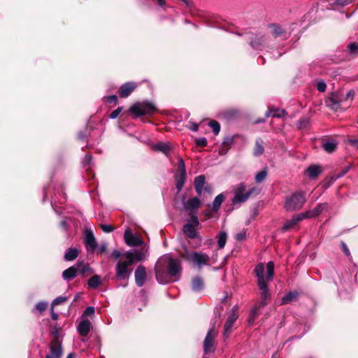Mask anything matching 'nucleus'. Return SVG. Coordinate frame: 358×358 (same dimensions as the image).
<instances>
[{
  "instance_id": "obj_1",
  "label": "nucleus",
  "mask_w": 358,
  "mask_h": 358,
  "mask_svg": "<svg viewBox=\"0 0 358 358\" xmlns=\"http://www.w3.org/2000/svg\"><path fill=\"white\" fill-rule=\"evenodd\" d=\"M180 262L170 257L159 259L155 265L156 279L160 284L176 281L181 274Z\"/></svg>"
},
{
  "instance_id": "obj_2",
  "label": "nucleus",
  "mask_w": 358,
  "mask_h": 358,
  "mask_svg": "<svg viewBox=\"0 0 358 358\" xmlns=\"http://www.w3.org/2000/svg\"><path fill=\"white\" fill-rule=\"evenodd\" d=\"M125 260H119L115 266L116 278L118 280L127 281L131 274L130 266L134 264V254L131 251L124 255Z\"/></svg>"
},
{
  "instance_id": "obj_3",
  "label": "nucleus",
  "mask_w": 358,
  "mask_h": 358,
  "mask_svg": "<svg viewBox=\"0 0 358 358\" xmlns=\"http://www.w3.org/2000/svg\"><path fill=\"white\" fill-rule=\"evenodd\" d=\"M306 201V192L296 191L285 197L284 208L287 212L299 210L303 208Z\"/></svg>"
},
{
  "instance_id": "obj_4",
  "label": "nucleus",
  "mask_w": 358,
  "mask_h": 358,
  "mask_svg": "<svg viewBox=\"0 0 358 358\" xmlns=\"http://www.w3.org/2000/svg\"><path fill=\"white\" fill-rule=\"evenodd\" d=\"M257 189L252 187L246 191V185L241 182L238 184L234 189V196L231 200L233 205L241 204L248 200L251 194H252Z\"/></svg>"
},
{
  "instance_id": "obj_5",
  "label": "nucleus",
  "mask_w": 358,
  "mask_h": 358,
  "mask_svg": "<svg viewBox=\"0 0 358 358\" xmlns=\"http://www.w3.org/2000/svg\"><path fill=\"white\" fill-rule=\"evenodd\" d=\"M183 258L197 266L199 268L204 265H208L210 261L208 255L199 252H187L183 255Z\"/></svg>"
},
{
  "instance_id": "obj_6",
  "label": "nucleus",
  "mask_w": 358,
  "mask_h": 358,
  "mask_svg": "<svg viewBox=\"0 0 358 358\" xmlns=\"http://www.w3.org/2000/svg\"><path fill=\"white\" fill-rule=\"evenodd\" d=\"M174 177L176 188L178 191H180L184 186L187 177L185 162L180 157H178V167Z\"/></svg>"
},
{
  "instance_id": "obj_7",
  "label": "nucleus",
  "mask_w": 358,
  "mask_h": 358,
  "mask_svg": "<svg viewBox=\"0 0 358 358\" xmlns=\"http://www.w3.org/2000/svg\"><path fill=\"white\" fill-rule=\"evenodd\" d=\"M155 106L148 102L135 103L130 108V111L138 116L152 115L155 112Z\"/></svg>"
},
{
  "instance_id": "obj_8",
  "label": "nucleus",
  "mask_w": 358,
  "mask_h": 358,
  "mask_svg": "<svg viewBox=\"0 0 358 358\" xmlns=\"http://www.w3.org/2000/svg\"><path fill=\"white\" fill-rule=\"evenodd\" d=\"M199 222L195 215H192L188 223L183 226V232L187 237L194 239L196 237V228L199 226Z\"/></svg>"
},
{
  "instance_id": "obj_9",
  "label": "nucleus",
  "mask_w": 358,
  "mask_h": 358,
  "mask_svg": "<svg viewBox=\"0 0 358 358\" xmlns=\"http://www.w3.org/2000/svg\"><path fill=\"white\" fill-rule=\"evenodd\" d=\"M238 319V315L236 313V311L234 308H233L231 312L229 313L227 321L224 323V332L223 336L224 338H228L231 332V329L234 324V322Z\"/></svg>"
},
{
  "instance_id": "obj_10",
  "label": "nucleus",
  "mask_w": 358,
  "mask_h": 358,
  "mask_svg": "<svg viewBox=\"0 0 358 358\" xmlns=\"http://www.w3.org/2000/svg\"><path fill=\"white\" fill-rule=\"evenodd\" d=\"M50 353L45 358H61L62 355V344L57 338H55L50 343Z\"/></svg>"
},
{
  "instance_id": "obj_11",
  "label": "nucleus",
  "mask_w": 358,
  "mask_h": 358,
  "mask_svg": "<svg viewBox=\"0 0 358 358\" xmlns=\"http://www.w3.org/2000/svg\"><path fill=\"white\" fill-rule=\"evenodd\" d=\"M85 244L88 252H93L97 248V243L91 229L85 231Z\"/></svg>"
},
{
  "instance_id": "obj_12",
  "label": "nucleus",
  "mask_w": 358,
  "mask_h": 358,
  "mask_svg": "<svg viewBox=\"0 0 358 358\" xmlns=\"http://www.w3.org/2000/svg\"><path fill=\"white\" fill-rule=\"evenodd\" d=\"M217 332L213 328L208 330L203 342V350L206 354L211 352L214 346V340Z\"/></svg>"
},
{
  "instance_id": "obj_13",
  "label": "nucleus",
  "mask_w": 358,
  "mask_h": 358,
  "mask_svg": "<svg viewBox=\"0 0 358 358\" xmlns=\"http://www.w3.org/2000/svg\"><path fill=\"white\" fill-rule=\"evenodd\" d=\"M260 290V301L257 303L259 306L264 307L267 305V300L270 297V293L266 282L257 284Z\"/></svg>"
},
{
  "instance_id": "obj_14",
  "label": "nucleus",
  "mask_w": 358,
  "mask_h": 358,
  "mask_svg": "<svg viewBox=\"0 0 358 358\" xmlns=\"http://www.w3.org/2000/svg\"><path fill=\"white\" fill-rule=\"evenodd\" d=\"M303 220H305L302 213L295 214L292 216L291 220H287L284 225L282 227L280 230L282 232H285L292 228H294L299 222L302 221Z\"/></svg>"
},
{
  "instance_id": "obj_15",
  "label": "nucleus",
  "mask_w": 358,
  "mask_h": 358,
  "mask_svg": "<svg viewBox=\"0 0 358 358\" xmlns=\"http://www.w3.org/2000/svg\"><path fill=\"white\" fill-rule=\"evenodd\" d=\"M124 241L127 245L129 246H138L143 244V241L139 237L135 236L131 233V231L129 229H127L124 231Z\"/></svg>"
},
{
  "instance_id": "obj_16",
  "label": "nucleus",
  "mask_w": 358,
  "mask_h": 358,
  "mask_svg": "<svg viewBox=\"0 0 358 358\" xmlns=\"http://www.w3.org/2000/svg\"><path fill=\"white\" fill-rule=\"evenodd\" d=\"M135 282L138 287H142L146 280L147 273L145 268L140 265L138 266L134 273Z\"/></svg>"
},
{
  "instance_id": "obj_17",
  "label": "nucleus",
  "mask_w": 358,
  "mask_h": 358,
  "mask_svg": "<svg viewBox=\"0 0 358 358\" xmlns=\"http://www.w3.org/2000/svg\"><path fill=\"white\" fill-rule=\"evenodd\" d=\"M327 206V203H319L315 208L302 213L305 219L315 217L321 214Z\"/></svg>"
},
{
  "instance_id": "obj_18",
  "label": "nucleus",
  "mask_w": 358,
  "mask_h": 358,
  "mask_svg": "<svg viewBox=\"0 0 358 358\" xmlns=\"http://www.w3.org/2000/svg\"><path fill=\"white\" fill-rule=\"evenodd\" d=\"M137 85L134 82H128L123 84L119 89V95L121 98L129 96L136 88Z\"/></svg>"
},
{
  "instance_id": "obj_19",
  "label": "nucleus",
  "mask_w": 358,
  "mask_h": 358,
  "mask_svg": "<svg viewBox=\"0 0 358 358\" xmlns=\"http://www.w3.org/2000/svg\"><path fill=\"white\" fill-rule=\"evenodd\" d=\"M266 39L263 35H255L250 38V45L255 50H261L264 47Z\"/></svg>"
},
{
  "instance_id": "obj_20",
  "label": "nucleus",
  "mask_w": 358,
  "mask_h": 358,
  "mask_svg": "<svg viewBox=\"0 0 358 358\" xmlns=\"http://www.w3.org/2000/svg\"><path fill=\"white\" fill-rule=\"evenodd\" d=\"M343 100L338 94H334L327 101V106L334 110L341 108V103Z\"/></svg>"
},
{
  "instance_id": "obj_21",
  "label": "nucleus",
  "mask_w": 358,
  "mask_h": 358,
  "mask_svg": "<svg viewBox=\"0 0 358 358\" xmlns=\"http://www.w3.org/2000/svg\"><path fill=\"white\" fill-rule=\"evenodd\" d=\"M76 268H78V274L82 277H86L94 273V270L90 267L89 264H85L83 262H78L76 264Z\"/></svg>"
},
{
  "instance_id": "obj_22",
  "label": "nucleus",
  "mask_w": 358,
  "mask_h": 358,
  "mask_svg": "<svg viewBox=\"0 0 358 358\" xmlns=\"http://www.w3.org/2000/svg\"><path fill=\"white\" fill-rule=\"evenodd\" d=\"M92 324L88 320H83L78 324L77 329L78 333L83 336H87L90 333Z\"/></svg>"
},
{
  "instance_id": "obj_23",
  "label": "nucleus",
  "mask_w": 358,
  "mask_h": 358,
  "mask_svg": "<svg viewBox=\"0 0 358 358\" xmlns=\"http://www.w3.org/2000/svg\"><path fill=\"white\" fill-rule=\"evenodd\" d=\"M206 184V177L200 175L195 178L194 185L197 194L200 196L203 193V189Z\"/></svg>"
},
{
  "instance_id": "obj_24",
  "label": "nucleus",
  "mask_w": 358,
  "mask_h": 358,
  "mask_svg": "<svg viewBox=\"0 0 358 358\" xmlns=\"http://www.w3.org/2000/svg\"><path fill=\"white\" fill-rule=\"evenodd\" d=\"M78 274V268H76V264L69 268L64 270L62 273V278L67 280H73Z\"/></svg>"
},
{
  "instance_id": "obj_25",
  "label": "nucleus",
  "mask_w": 358,
  "mask_h": 358,
  "mask_svg": "<svg viewBox=\"0 0 358 358\" xmlns=\"http://www.w3.org/2000/svg\"><path fill=\"white\" fill-rule=\"evenodd\" d=\"M153 149L156 151L162 152L166 156L169 157L171 147L169 143L159 142L154 145Z\"/></svg>"
},
{
  "instance_id": "obj_26",
  "label": "nucleus",
  "mask_w": 358,
  "mask_h": 358,
  "mask_svg": "<svg viewBox=\"0 0 358 358\" xmlns=\"http://www.w3.org/2000/svg\"><path fill=\"white\" fill-rule=\"evenodd\" d=\"M201 206V201L198 197L189 199L186 203V208L191 210V214L194 215L193 210L197 209Z\"/></svg>"
},
{
  "instance_id": "obj_27",
  "label": "nucleus",
  "mask_w": 358,
  "mask_h": 358,
  "mask_svg": "<svg viewBox=\"0 0 358 358\" xmlns=\"http://www.w3.org/2000/svg\"><path fill=\"white\" fill-rule=\"evenodd\" d=\"M306 172L309 178H315L322 173V169L320 166L313 164L308 166Z\"/></svg>"
},
{
  "instance_id": "obj_28",
  "label": "nucleus",
  "mask_w": 358,
  "mask_h": 358,
  "mask_svg": "<svg viewBox=\"0 0 358 358\" xmlns=\"http://www.w3.org/2000/svg\"><path fill=\"white\" fill-rule=\"evenodd\" d=\"M254 272L258 278L257 284L261 282H266L264 276V265L262 263H259L255 266Z\"/></svg>"
},
{
  "instance_id": "obj_29",
  "label": "nucleus",
  "mask_w": 358,
  "mask_h": 358,
  "mask_svg": "<svg viewBox=\"0 0 358 358\" xmlns=\"http://www.w3.org/2000/svg\"><path fill=\"white\" fill-rule=\"evenodd\" d=\"M299 292L296 291L289 292L287 294H285L281 300V304L285 305L291 303L293 301H295L299 297Z\"/></svg>"
},
{
  "instance_id": "obj_30",
  "label": "nucleus",
  "mask_w": 358,
  "mask_h": 358,
  "mask_svg": "<svg viewBox=\"0 0 358 358\" xmlns=\"http://www.w3.org/2000/svg\"><path fill=\"white\" fill-rule=\"evenodd\" d=\"M338 143L336 140L324 141L322 143L323 149L328 153H331L336 149Z\"/></svg>"
},
{
  "instance_id": "obj_31",
  "label": "nucleus",
  "mask_w": 358,
  "mask_h": 358,
  "mask_svg": "<svg viewBox=\"0 0 358 358\" xmlns=\"http://www.w3.org/2000/svg\"><path fill=\"white\" fill-rule=\"evenodd\" d=\"M148 253V247L144 246L141 250H137L134 254V261L136 259L138 262L143 261L145 259Z\"/></svg>"
},
{
  "instance_id": "obj_32",
  "label": "nucleus",
  "mask_w": 358,
  "mask_h": 358,
  "mask_svg": "<svg viewBox=\"0 0 358 358\" xmlns=\"http://www.w3.org/2000/svg\"><path fill=\"white\" fill-rule=\"evenodd\" d=\"M262 306H259V305L256 304L252 309L248 317V323L250 324H253L256 320V319L258 317V311L260 308H262Z\"/></svg>"
},
{
  "instance_id": "obj_33",
  "label": "nucleus",
  "mask_w": 358,
  "mask_h": 358,
  "mask_svg": "<svg viewBox=\"0 0 358 358\" xmlns=\"http://www.w3.org/2000/svg\"><path fill=\"white\" fill-rule=\"evenodd\" d=\"M88 286L91 288L96 289L101 285V277L98 275H94L88 280Z\"/></svg>"
},
{
  "instance_id": "obj_34",
  "label": "nucleus",
  "mask_w": 358,
  "mask_h": 358,
  "mask_svg": "<svg viewBox=\"0 0 358 358\" xmlns=\"http://www.w3.org/2000/svg\"><path fill=\"white\" fill-rule=\"evenodd\" d=\"M227 237H228L227 234L225 231H220L217 234V238L218 249H222L225 246L227 240Z\"/></svg>"
},
{
  "instance_id": "obj_35",
  "label": "nucleus",
  "mask_w": 358,
  "mask_h": 358,
  "mask_svg": "<svg viewBox=\"0 0 358 358\" xmlns=\"http://www.w3.org/2000/svg\"><path fill=\"white\" fill-rule=\"evenodd\" d=\"M224 196L223 194H220L219 195H217L213 202L212 210L215 212H217L220 209V206L222 203L224 201Z\"/></svg>"
},
{
  "instance_id": "obj_36",
  "label": "nucleus",
  "mask_w": 358,
  "mask_h": 358,
  "mask_svg": "<svg viewBox=\"0 0 358 358\" xmlns=\"http://www.w3.org/2000/svg\"><path fill=\"white\" fill-rule=\"evenodd\" d=\"M79 251L76 248H69L65 253L64 259L66 261H73L78 256Z\"/></svg>"
},
{
  "instance_id": "obj_37",
  "label": "nucleus",
  "mask_w": 358,
  "mask_h": 358,
  "mask_svg": "<svg viewBox=\"0 0 358 358\" xmlns=\"http://www.w3.org/2000/svg\"><path fill=\"white\" fill-rule=\"evenodd\" d=\"M203 282L201 278L196 277L192 280V288L194 292H199L203 289Z\"/></svg>"
},
{
  "instance_id": "obj_38",
  "label": "nucleus",
  "mask_w": 358,
  "mask_h": 358,
  "mask_svg": "<svg viewBox=\"0 0 358 358\" xmlns=\"http://www.w3.org/2000/svg\"><path fill=\"white\" fill-rule=\"evenodd\" d=\"M262 143V141L260 138L256 140L253 152L255 156H260L264 153V148Z\"/></svg>"
},
{
  "instance_id": "obj_39",
  "label": "nucleus",
  "mask_w": 358,
  "mask_h": 358,
  "mask_svg": "<svg viewBox=\"0 0 358 358\" xmlns=\"http://www.w3.org/2000/svg\"><path fill=\"white\" fill-rule=\"evenodd\" d=\"M266 274L267 279L271 280L274 274V263L273 262H268L266 265Z\"/></svg>"
},
{
  "instance_id": "obj_40",
  "label": "nucleus",
  "mask_w": 358,
  "mask_h": 358,
  "mask_svg": "<svg viewBox=\"0 0 358 358\" xmlns=\"http://www.w3.org/2000/svg\"><path fill=\"white\" fill-rule=\"evenodd\" d=\"M267 174H268V173L266 169H264V170L258 172L256 174L255 178V182L257 183H260V182H263L266 179Z\"/></svg>"
},
{
  "instance_id": "obj_41",
  "label": "nucleus",
  "mask_w": 358,
  "mask_h": 358,
  "mask_svg": "<svg viewBox=\"0 0 358 358\" xmlns=\"http://www.w3.org/2000/svg\"><path fill=\"white\" fill-rule=\"evenodd\" d=\"M208 124L212 128L214 134L217 135L220 131L219 122L215 120H210Z\"/></svg>"
},
{
  "instance_id": "obj_42",
  "label": "nucleus",
  "mask_w": 358,
  "mask_h": 358,
  "mask_svg": "<svg viewBox=\"0 0 358 358\" xmlns=\"http://www.w3.org/2000/svg\"><path fill=\"white\" fill-rule=\"evenodd\" d=\"M310 124V119L308 117H304L301 118L298 122V127L299 129H305L308 127Z\"/></svg>"
},
{
  "instance_id": "obj_43",
  "label": "nucleus",
  "mask_w": 358,
  "mask_h": 358,
  "mask_svg": "<svg viewBox=\"0 0 358 358\" xmlns=\"http://www.w3.org/2000/svg\"><path fill=\"white\" fill-rule=\"evenodd\" d=\"M273 35L275 38L281 36L284 33V30L281 27L274 25L272 30Z\"/></svg>"
},
{
  "instance_id": "obj_44",
  "label": "nucleus",
  "mask_w": 358,
  "mask_h": 358,
  "mask_svg": "<svg viewBox=\"0 0 358 358\" xmlns=\"http://www.w3.org/2000/svg\"><path fill=\"white\" fill-rule=\"evenodd\" d=\"M348 51L352 54L358 53V43H352L348 45Z\"/></svg>"
},
{
  "instance_id": "obj_45",
  "label": "nucleus",
  "mask_w": 358,
  "mask_h": 358,
  "mask_svg": "<svg viewBox=\"0 0 358 358\" xmlns=\"http://www.w3.org/2000/svg\"><path fill=\"white\" fill-rule=\"evenodd\" d=\"M47 306H48V303L46 302L41 301V302L38 303L36 305L35 309L38 313H42V312H43L46 309Z\"/></svg>"
},
{
  "instance_id": "obj_46",
  "label": "nucleus",
  "mask_w": 358,
  "mask_h": 358,
  "mask_svg": "<svg viewBox=\"0 0 358 358\" xmlns=\"http://www.w3.org/2000/svg\"><path fill=\"white\" fill-rule=\"evenodd\" d=\"M67 300V298L66 296H58L56 299L53 300L52 302V306L59 305L64 302H65Z\"/></svg>"
},
{
  "instance_id": "obj_47",
  "label": "nucleus",
  "mask_w": 358,
  "mask_h": 358,
  "mask_svg": "<svg viewBox=\"0 0 358 358\" xmlns=\"http://www.w3.org/2000/svg\"><path fill=\"white\" fill-rule=\"evenodd\" d=\"M285 113V110H274V111H269L266 113V115L268 117L270 115L273 117H280L282 116Z\"/></svg>"
},
{
  "instance_id": "obj_48",
  "label": "nucleus",
  "mask_w": 358,
  "mask_h": 358,
  "mask_svg": "<svg viewBox=\"0 0 358 358\" xmlns=\"http://www.w3.org/2000/svg\"><path fill=\"white\" fill-rule=\"evenodd\" d=\"M316 87L319 92H324L326 90L327 85L323 80H320L317 83Z\"/></svg>"
},
{
  "instance_id": "obj_49",
  "label": "nucleus",
  "mask_w": 358,
  "mask_h": 358,
  "mask_svg": "<svg viewBox=\"0 0 358 358\" xmlns=\"http://www.w3.org/2000/svg\"><path fill=\"white\" fill-rule=\"evenodd\" d=\"M122 110V107H118L117 108H116L115 110H114L110 114V117L111 119H115L119 115L120 113H121V111Z\"/></svg>"
},
{
  "instance_id": "obj_50",
  "label": "nucleus",
  "mask_w": 358,
  "mask_h": 358,
  "mask_svg": "<svg viewBox=\"0 0 358 358\" xmlns=\"http://www.w3.org/2000/svg\"><path fill=\"white\" fill-rule=\"evenodd\" d=\"M101 228L103 232L110 233L113 231V227L110 224H101Z\"/></svg>"
},
{
  "instance_id": "obj_51",
  "label": "nucleus",
  "mask_w": 358,
  "mask_h": 358,
  "mask_svg": "<svg viewBox=\"0 0 358 358\" xmlns=\"http://www.w3.org/2000/svg\"><path fill=\"white\" fill-rule=\"evenodd\" d=\"M196 143L198 146L204 147L207 145V140L206 138H199L196 140Z\"/></svg>"
},
{
  "instance_id": "obj_52",
  "label": "nucleus",
  "mask_w": 358,
  "mask_h": 358,
  "mask_svg": "<svg viewBox=\"0 0 358 358\" xmlns=\"http://www.w3.org/2000/svg\"><path fill=\"white\" fill-rule=\"evenodd\" d=\"M347 143L350 145L358 148V138H349L347 140Z\"/></svg>"
},
{
  "instance_id": "obj_53",
  "label": "nucleus",
  "mask_w": 358,
  "mask_h": 358,
  "mask_svg": "<svg viewBox=\"0 0 358 358\" xmlns=\"http://www.w3.org/2000/svg\"><path fill=\"white\" fill-rule=\"evenodd\" d=\"M108 248V245L106 242L101 243L99 247V252L101 254H103L106 252Z\"/></svg>"
},
{
  "instance_id": "obj_54",
  "label": "nucleus",
  "mask_w": 358,
  "mask_h": 358,
  "mask_svg": "<svg viewBox=\"0 0 358 358\" xmlns=\"http://www.w3.org/2000/svg\"><path fill=\"white\" fill-rule=\"evenodd\" d=\"M94 313V308L92 306H88L86 308L84 312V315H92Z\"/></svg>"
},
{
  "instance_id": "obj_55",
  "label": "nucleus",
  "mask_w": 358,
  "mask_h": 358,
  "mask_svg": "<svg viewBox=\"0 0 358 358\" xmlns=\"http://www.w3.org/2000/svg\"><path fill=\"white\" fill-rule=\"evenodd\" d=\"M122 256V254L120 251L115 250L111 253V257L115 259H117Z\"/></svg>"
},
{
  "instance_id": "obj_56",
  "label": "nucleus",
  "mask_w": 358,
  "mask_h": 358,
  "mask_svg": "<svg viewBox=\"0 0 358 358\" xmlns=\"http://www.w3.org/2000/svg\"><path fill=\"white\" fill-rule=\"evenodd\" d=\"M230 146V142L224 141L222 143V148L221 150V152L225 154L227 150L229 149Z\"/></svg>"
},
{
  "instance_id": "obj_57",
  "label": "nucleus",
  "mask_w": 358,
  "mask_h": 358,
  "mask_svg": "<svg viewBox=\"0 0 358 358\" xmlns=\"http://www.w3.org/2000/svg\"><path fill=\"white\" fill-rule=\"evenodd\" d=\"M106 99H107V102L108 103H113V102H114L115 103H116L117 100V97L116 95H110V96H107Z\"/></svg>"
},
{
  "instance_id": "obj_58",
  "label": "nucleus",
  "mask_w": 358,
  "mask_h": 358,
  "mask_svg": "<svg viewBox=\"0 0 358 358\" xmlns=\"http://www.w3.org/2000/svg\"><path fill=\"white\" fill-rule=\"evenodd\" d=\"M342 249L343 250V252H345V254L348 256V257H350V250L348 248V246L345 243H342Z\"/></svg>"
},
{
  "instance_id": "obj_59",
  "label": "nucleus",
  "mask_w": 358,
  "mask_h": 358,
  "mask_svg": "<svg viewBox=\"0 0 358 358\" xmlns=\"http://www.w3.org/2000/svg\"><path fill=\"white\" fill-rule=\"evenodd\" d=\"M246 234L245 232H241L236 234V239L238 241H243L245 238Z\"/></svg>"
},
{
  "instance_id": "obj_60",
  "label": "nucleus",
  "mask_w": 358,
  "mask_h": 358,
  "mask_svg": "<svg viewBox=\"0 0 358 358\" xmlns=\"http://www.w3.org/2000/svg\"><path fill=\"white\" fill-rule=\"evenodd\" d=\"M78 136L80 140L83 141V142H86L87 136L84 132H83V131L79 132Z\"/></svg>"
},
{
  "instance_id": "obj_61",
  "label": "nucleus",
  "mask_w": 358,
  "mask_h": 358,
  "mask_svg": "<svg viewBox=\"0 0 358 358\" xmlns=\"http://www.w3.org/2000/svg\"><path fill=\"white\" fill-rule=\"evenodd\" d=\"M51 317L53 320H57L58 319V315L54 312L53 306L51 308Z\"/></svg>"
},
{
  "instance_id": "obj_62",
  "label": "nucleus",
  "mask_w": 358,
  "mask_h": 358,
  "mask_svg": "<svg viewBox=\"0 0 358 358\" xmlns=\"http://www.w3.org/2000/svg\"><path fill=\"white\" fill-rule=\"evenodd\" d=\"M203 192H206L210 194L212 192V188L210 185H206V186L204 185Z\"/></svg>"
},
{
  "instance_id": "obj_63",
  "label": "nucleus",
  "mask_w": 358,
  "mask_h": 358,
  "mask_svg": "<svg viewBox=\"0 0 358 358\" xmlns=\"http://www.w3.org/2000/svg\"><path fill=\"white\" fill-rule=\"evenodd\" d=\"M60 226L61 227H62L64 230L66 229L67 228V222L65 221V220H62L61 222H60Z\"/></svg>"
},
{
  "instance_id": "obj_64",
  "label": "nucleus",
  "mask_w": 358,
  "mask_h": 358,
  "mask_svg": "<svg viewBox=\"0 0 358 358\" xmlns=\"http://www.w3.org/2000/svg\"><path fill=\"white\" fill-rule=\"evenodd\" d=\"M198 129H199V126L196 124H194L192 126L191 130L193 131H198Z\"/></svg>"
}]
</instances>
